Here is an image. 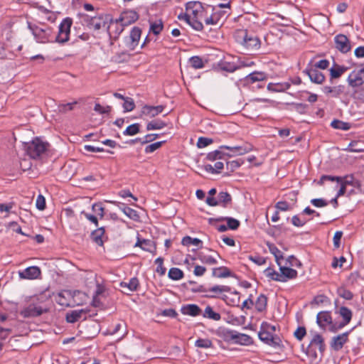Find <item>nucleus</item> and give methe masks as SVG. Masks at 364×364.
<instances>
[{
	"label": "nucleus",
	"mask_w": 364,
	"mask_h": 364,
	"mask_svg": "<svg viewBox=\"0 0 364 364\" xmlns=\"http://www.w3.org/2000/svg\"><path fill=\"white\" fill-rule=\"evenodd\" d=\"M84 21L87 26L95 31H98L102 28L105 27L107 22L103 16H85Z\"/></svg>",
	"instance_id": "nucleus-9"
},
{
	"label": "nucleus",
	"mask_w": 364,
	"mask_h": 364,
	"mask_svg": "<svg viewBox=\"0 0 364 364\" xmlns=\"http://www.w3.org/2000/svg\"><path fill=\"white\" fill-rule=\"evenodd\" d=\"M105 228L101 227L93 230L91 232L90 237L92 240L97 245H98L99 246H102L104 244V239L105 238Z\"/></svg>",
	"instance_id": "nucleus-25"
},
{
	"label": "nucleus",
	"mask_w": 364,
	"mask_h": 364,
	"mask_svg": "<svg viewBox=\"0 0 364 364\" xmlns=\"http://www.w3.org/2000/svg\"><path fill=\"white\" fill-rule=\"evenodd\" d=\"M139 124H132L127 127L123 132V134L125 136H134L139 132Z\"/></svg>",
	"instance_id": "nucleus-48"
},
{
	"label": "nucleus",
	"mask_w": 364,
	"mask_h": 364,
	"mask_svg": "<svg viewBox=\"0 0 364 364\" xmlns=\"http://www.w3.org/2000/svg\"><path fill=\"white\" fill-rule=\"evenodd\" d=\"M198 259L200 260L201 262L213 265L217 264V260L215 258H214L213 256L210 255H206L203 254V252H200L198 255Z\"/></svg>",
	"instance_id": "nucleus-49"
},
{
	"label": "nucleus",
	"mask_w": 364,
	"mask_h": 364,
	"mask_svg": "<svg viewBox=\"0 0 364 364\" xmlns=\"http://www.w3.org/2000/svg\"><path fill=\"white\" fill-rule=\"evenodd\" d=\"M166 126V124L160 120L156 119L149 122L146 125L147 130H154V129H161Z\"/></svg>",
	"instance_id": "nucleus-45"
},
{
	"label": "nucleus",
	"mask_w": 364,
	"mask_h": 364,
	"mask_svg": "<svg viewBox=\"0 0 364 364\" xmlns=\"http://www.w3.org/2000/svg\"><path fill=\"white\" fill-rule=\"evenodd\" d=\"M191 65L195 69H200L204 67L203 59L199 56H193L189 59Z\"/></svg>",
	"instance_id": "nucleus-52"
},
{
	"label": "nucleus",
	"mask_w": 364,
	"mask_h": 364,
	"mask_svg": "<svg viewBox=\"0 0 364 364\" xmlns=\"http://www.w3.org/2000/svg\"><path fill=\"white\" fill-rule=\"evenodd\" d=\"M72 23V19L70 18H66L63 20L59 26L58 33L55 39V42L63 44L69 40Z\"/></svg>",
	"instance_id": "nucleus-8"
},
{
	"label": "nucleus",
	"mask_w": 364,
	"mask_h": 364,
	"mask_svg": "<svg viewBox=\"0 0 364 364\" xmlns=\"http://www.w3.org/2000/svg\"><path fill=\"white\" fill-rule=\"evenodd\" d=\"M77 104V102L75 101L73 102L67 103V104H60L58 106V111L60 113L65 114L68 111H71L74 109V106Z\"/></svg>",
	"instance_id": "nucleus-53"
},
{
	"label": "nucleus",
	"mask_w": 364,
	"mask_h": 364,
	"mask_svg": "<svg viewBox=\"0 0 364 364\" xmlns=\"http://www.w3.org/2000/svg\"><path fill=\"white\" fill-rule=\"evenodd\" d=\"M264 274L272 280L282 282V279L281 277V272L279 273L273 269L268 267L264 270Z\"/></svg>",
	"instance_id": "nucleus-46"
},
{
	"label": "nucleus",
	"mask_w": 364,
	"mask_h": 364,
	"mask_svg": "<svg viewBox=\"0 0 364 364\" xmlns=\"http://www.w3.org/2000/svg\"><path fill=\"white\" fill-rule=\"evenodd\" d=\"M218 204L226 208L232 203V197L228 192L221 191L218 195Z\"/></svg>",
	"instance_id": "nucleus-31"
},
{
	"label": "nucleus",
	"mask_w": 364,
	"mask_h": 364,
	"mask_svg": "<svg viewBox=\"0 0 364 364\" xmlns=\"http://www.w3.org/2000/svg\"><path fill=\"white\" fill-rule=\"evenodd\" d=\"M225 220L227 221L228 228L229 229L233 230H237L240 224L239 220H237L235 218H230V217H220V218H218L216 219L210 218L209 223H212L213 221L220 222V221H225Z\"/></svg>",
	"instance_id": "nucleus-26"
},
{
	"label": "nucleus",
	"mask_w": 364,
	"mask_h": 364,
	"mask_svg": "<svg viewBox=\"0 0 364 364\" xmlns=\"http://www.w3.org/2000/svg\"><path fill=\"white\" fill-rule=\"evenodd\" d=\"M316 322L318 325L324 328L327 325L331 324L332 326V318L329 312L321 311L317 314Z\"/></svg>",
	"instance_id": "nucleus-23"
},
{
	"label": "nucleus",
	"mask_w": 364,
	"mask_h": 364,
	"mask_svg": "<svg viewBox=\"0 0 364 364\" xmlns=\"http://www.w3.org/2000/svg\"><path fill=\"white\" fill-rule=\"evenodd\" d=\"M304 73L309 77L312 82L322 84L325 80L324 75L316 68L306 70Z\"/></svg>",
	"instance_id": "nucleus-20"
},
{
	"label": "nucleus",
	"mask_w": 364,
	"mask_h": 364,
	"mask_svg": "<svg viewBox=\"0 0 364 364\" xmlns=\"http://www.w3.org/2000/svg\"><path fill=\"white\" fill-rule=\"evenodd\" d=\"M200 18H192L191 23H188L191 27L196 31H201L203 28V23L199 20Z\"/></svg>",
	"instance_id": "nucleus-64"
},
{
	"label": "nucleus",
	"mask_w": 364,
	"mask_h": 364,
	"mask_svg": "<svg viewBox=\"0 0 364 364\" xmlns=\"http://www.w3.org/2000/svg\"><path fill=\"white\" fill-rule=\"evenodd\" d=\"M181 312L184 315L197 316L202 312L200 308L196 304H186L181 306Z\"/></svg>",
	"instance_id": "nucleus-22"
},
{
	"label": "nucleus",
	"mask_w": 364,
	"mask_h": 364,
	"mask_svg": "<svg viewBox=\"0 0 364 364\" xmlns=\"http://www.w3.org/2000/svg\"><path fill=\"white\" fill-rule=\"evenodd\" d=\"M85 313V311L83 309L73 311L70 313L67 314L66 321L68 323H75L78 321L81 318L82 314Z\"/></svg>",
	"instance_id": "nucleus-36"
},
{
	"label": "nucleus",
	"mask_w": 364,
	"mask_h": 364,
	"mask_svg": "<svg viewBox=\"0 0 364 364\" xmlns=\"http://www.w3.org/2000/svg\"><path fill=\"white\" fill-rule=\"evenodd\" d=\"M139 18V14L134 10H127L123 11L119 17V21L122 25L127 26L136 21Z\"/></svg>",
	"instance_id": "nucleus-16"
},
{
	"label": "nucleus",
	"mask_w": 364,
	"mask_h": 364,
	"mask_svg": "<svg viewBox=\"0 0 364 364\" xmlns=\"http://www.w3.org/2000/svg\"><path fill=\"white\" fill-rule=\"evenodd\" d=\"M347 82L352 87L361 86L364 83V68L351 72L347 78Z\"/></svg>",
	"instance_id": "nucleus-12"
},
{
	"label": "nucleus",
	"mask_w": 364,
	"mask_h": 364,
	"mask_svg": "<svg viewBox=\"0 0 364 364\" xmlns=\"http://www.w3.org/2000/svg\"><path fill=\"white\" fill-rule=\"evenodd\" d=\"M164 27L161 20H157L150 23V31L155 35H158L162 31Z\"/></svg>",
	"instance_id": "nucleus-50"
},
{
	"label": "nucleus",
	"mask_w": 364,
	"mask_h": 364,
	"mask_svg": "<svg viewBox=\"0 0 364 364\" xmlns=\"http://www.w3.org/2000/svg\"><path fill=\"white\" fill-rule=\"evenodd\" d=\"M135 247H140L143 250L152 252L156 250L154 242L151 240H139L135 244Z\"/></svg>",
	"instance_id": "nucleus-28"
},
{
	"label": "nucleus",
	"mask_w": 364,
	"mask_h": 364,
	"mask_svg": "<svg viewBox=\"0 0 364 364\" xmlns=\"http://www.w3.org/2000/svg\"><path fill=\"white\" fill-rule=\"evenodd\" d=\"M225 156V153L219 150H215L208 154L206 159L209 161H215L216 159H223Z\"/></svg>",
	"instance_id": "nucleus-55"
},
{
	"label": "nucleus",
	"mask_w": 364,
	"mask_h": 364,
	"mask_svg": "<svg viewBox=\"0 0 364 364\" xmlns=\"http://www.w3.org/2000/svg\"><path fill=\"white\" fill-rule=\"evenodd\" d=\"M331 126L336 129L347 131L350 129V124L338 119H334L331 122Z\"/></svg>",
	"instance_id": "nucleus-42"
},
{
	"label": "nucleus",
	"mask_w": 364,
	"mask_h": 364,
	"mask_svg": "<svg viewBox=\"0 0 364 364\" xmlns=\"http://www.w3.org/2000/svg\"><path fill=\"white\" fill-rule=\"evenodd\" d=\"M213 142V140L210 138L207 137H199L197 141V146L199 149L205 148L207 146L211 144Z\"/></svg>",
	"instance_id": "nucleus-61"
},
{
	"label": "nucleus",
	"mask_w": 364,
	"mask_h": 364,
	"mask_svg": "<svg viewBox=\"0 0 364 364\" xmlns=\"http://www.w3.org/2000/svg\"><path fill=\"white\" fill-rule=\"evenodd\" d=\"M141 31L138 27H134L132 29L129 35V38L131 40L132 46L133 47L136 46L139 41L140 39Z\"/></svg>",
	"instance_id": "nucleus-37"
},
{
	"label": "nucleus",
	"mask_w": 364,
	"mask_h": 364,
	"mask_svg": "<svg viewBox=\"0 0 364 364\" xmlns=\"http://www.w3.org/2000/svg\"><path fill=\"white\" fill-rule=\"evenodd\" d=\"M223 338L225 341H232L234 343L242 346H249L253 343L252 338L250 336L236 331L228 330L225 331Z\"/></svg>",
	"instance_id": "nucleus-6"
},
{
	"label": "nucleus",
	"mask_w": 364,
	"mask_h": 364,
	"mask_svg": "<svg viewBox=\"0 0 364 364\" xmlns=\"http://www.w3.org/2000/svg\"><path fill=\"white\" fill-rule=\"evenodd\" d=\"M347 68L336 65L330 69V76L331 79L339 78L346 70Z\"/></svg>",
	"instance_id": "nucleus-35"
},
{
	"label": "nucleus",
	"mask_w": 364,
	"mask_h": 364,
	"mask_svg": "<svg viewBox=\"0 0 364 364\" xmlns=\"http://www.w3.org/2000/svg\"><path fill=\"white\" fill-rule=\"evenodd\" d=\"M267 303V298L264 294H260L255 302V308L256 309L262 312L266 309Z\"/></svg>",
	"instance_id": "nucleus-39"
},
{
	"label": "nucleus",
	"mask_w": 364,
	"mask_h": 364,
	"mask_svg": "<svg viewBox=\"0 0 364 364\" xmlns=\"http://www.w3.org/2000/svg\"><path fill=\"white\" fill-rule=\"evenodd\" d=\"M84 295L80 291L63 290L58 294L57 302L65 306L79 305L80 302L75 299V297Z\"/></svg>",
	"instance_id": "nucleus-5"
},
{
	"label": "nucleus",
	"mask_w": 364,
	"mask_h": 364,
	"mask_svg": "<svg viewBox=\"0 0 364 364\" xmlns=\"http://www.w3.org/2000/svg\"><path fill=\"white\" fill-rule=\"evenodd\" d=\"M219 14L214 13L210 16L205 18V23L206 25H217L220 21Z\"/></svg>",
	"instance_id": "nucleus-59"
},
{
	"label": "nucleus",
	"mask_w": 364,
	"mask_h": 364,
	"mask_svg": "<svg viewBox=\"0 0 364 364\" xmlns=\"http://www.w3.org/2000/svg\"><path fill=\"white\" fill-rule=\"evenodd\" d=\"M120 210L130 219L137 220L139 218L137 211L126 206L124 204L122 205V207L120 208Z\"/></svg>",
	"instance_id": "nucleus-40"
},
{
	"label": "nucleus",
	"mask_w": 364,
	"mask_h": 364,
	"mask_svg": "<svg viewBox=\"0 0 364 364\" xmlns=\"http://www.w3.org/2000/svg\"><path fill=\"white\" fill-rule=\"evenodd\" d=\"M203 316L212 319L213 321H220L221 316L220 314L215 312L213 308L210 306L205 307L203 313Z\"/></svg>",
	"instance_id": "nucleus-38"
},
{
	"label": "nucleus",
	"mask_w": 364,
	"mask_h": 364,
	"mask_svg": "<svg viewBox=\"0 0 364 364\" xmlns=\"http://www.w3.org/2000/svg\"><path fill=\"white\" fill-rule=\"evenodd\" d=\"M186 11L192 18H201L203 16L204 8L200 1H189L186 5Z\"/></svg>",
	"instance_id": "nucleus-10"
},
{
	"label": "nucleus",
	"mask_w": 364,
	"mask_h": 364,
	"mask_svg": "<svg viewBox=\"0 0 364 364\" xmlns=\"http://www.w3.org/2000/svg\"><path fill=\"white\" fill-rule=\"evenodd\" d=\"M230 291V287L225 285H215L213 287L208 289V292L213 293L214 294L207 295L206 296L208 298H216L217 294H221L223 292H228Z\"/></svg>",
	"instance_id": "nucleus-29"
},
{
	"label": "nucleus",
	"mask_w": 364,
	"mask_h": 364,
	"mask_svg": "<svg viewBox=\"0 0 364 364\" xmlns=\"http://www.w3.org/2000/svg\"><path fill=\"white\" fill-rule=\"evenodd\" d=\"M28 28L31 31L36 41L39 43H47L53 42L51 39L52 28L48 26L43 25L42 26L32 24L27 22Z\"/></svg>",
	"instance_id": "nucleus-2"
},
{
	"label": "nucleus",
	"mask_w": 364,
	"mask_h": 364,
	"mask_svg": "<svg viewBox=\"0 0 364 364\" xmlns=\"http://www.w3.org/2000/svg\"><path fill=\"white\" fill-rule=\"evenodd\" d=\"M291 84L289 82L280 83H269L267 90L272 92H284L290 87Z\"/></svg>",
	"instance_id": "nucleus-30"
},
{
	"label": "nucleus",
	"mask_w": 364,
	"mask_h": 364,
	"mask_svg": "<svg viewBox=\"0 0 364 364\" xmlns=\"http://www.w3.org/2000/svg\"><path fill=\"white\" fill-rule=\"evenodd\" d=\"M195 346L200 348H213V343L208 338H199L196 341Z\"/></svg>",
	"instance_id": "nucleus-51"
},
{
	"label": "nucleus",
	"mask_w": 364,
	"mask_h": 364,
	"mask_svg": "<svg viewBox=\"0 0 364 364\" xmlns=\"http://www.w3.org/2000/svg\"><path fill=\"white\" fill-rule=\"evenodd\" d=\"M268 247L269 252L274 256L277 264L280 265L284 260L282 252L274 244H268Z\"/></svg>",
	"instance_id": "nucleus-34"
},
{
	"label": "nucleus",
	"mask_w": 364,
	"mask_h": 364,
	"mask_svg": "<svg viewBox=\"0 0 364 364\" xmlns=\"http://www.w3.org/2000/svg\"><path fill=\"white\" fill-rule=\"evenodd\" d=\"M37 296L31 298L28 304L21 311V315L24 318L36 317L46 311L41 305Z\"/></svg>",
	"instance_id": "nucleus-4"
},
{
	"label": "nucleus",
	"mask_w": 364,
	"mask_h": 364,
	"mask_svg": "<svg viewBox=\"0 0 364 364\" xmlns=\"http://www.w3.org/2000/svg\"><path fill=\"white\" fill-rule=\"evenodd\" d=\"M338 312L343 321L338 324H332L330 327V331L332 332H336L338 329L343 328L350 321L352 318V311L347 307H341Z\"/></svg>",
	"instance_id": "nucleus-11"
},
{
	"label": "nucleus",
	"mask_w": 364,
	"mask_h": 364,
	"mask_svg": "<svg viewBox=\"0 0 364 364\" xmlns=\"http://www.w3.org/2000/svg\"><path fill=\"white\" fill-rule=\"evenodd\" d=\"M237 41L250 50H257L260 48L259 38L253 34H250L246 30L238 31L236 33Z\"/></svg>",
	"instance_id": "nucleus-3"
},
{
	"label": "nucleus",
	"mask_w": 364,
	"mask_h": 364,
	"mask_svg": "<svg viewBox=\"0 0 364 364\" xmlns=\"http://www.w3.org/2000/svg\"><path fill=\"white\" fill-rule=\"evenodd\" d=\"M218 67L220 70L232 73L237 69V65L233 63L227 62L225 60L220 61L218 63Z\"/></svg>",
	"instance_id": "nucleus-44"
},
{
	"label": "nucleus",
	"mask_w": 364,
	"mask_h": 364,
	"mask_svg": "<svg viewBox=\"0 0 364 364\" xmlns=\"http://www.w3.org/2000/svg\"><path fill=\"white\" fill-rule=\"evenodd\" d=\"M123 103V108L124 112H130L132 111L135 107V104L132 98L127 97L124 99Z\"/></svg>",
	"instance_id": "nucleus-60"
},
{
	"label": "nucleus",
	"mask_w": 364,
	"mask_h": 364,
	"mask_svg": "<svg viewBox=\"0 0 364 364\" xmlns=\"http://www.w3.org/2000/svg\"><path fill=\"white\" fill-rule=\"evenodd\" d=\"M313 346L318 347V350L321 355L325 351L326 346L324 343V340L320 334L316 333L313 336V338L310 342V344H309L310 351H313V349H312Z\"/></svg>",
	"instance_id": "nucleus-21"
},
{
	"label": "nucleus",
	"mask_w": 364,
	"mask_h": 364,
	"mask_svg": "<svg viewBox=\"0 0 364 364\" xmlns=\"http://www.w3.org/2000/svg\"><path fill=\"white\" fill-rule=\"evenodd\" d=\"M41 274V269L37 266H31L27 267L23 271L18 272L19 277L23 279H38L40 277Z\"/></svg>",
	"instance_id": "nucleus-14"
},
{
	"label": "nucleus",
	"mask_w": 364,
	"mask_h": 364,
	"mask_svg": "<svg viewBox=\"0 0 364 364\" xmlns=\"http://www.w3.org/2000/svg\"><path fill=\"white\" fill-rule=\"evenodd\" d=\"M322 90L326 95L334 98H338L341 95H346V86L343 85H339L334 87L324 86L323 87Z\"/></svg>",
	"instance_id": "nucleus-13"
},
{
	"label": "nucleus",
	"mask_w": 364,
	"mask_h": 364,
	"mask_svg": "<svg viewBox=\"0 0 364 364\" xmlns=\"http://www.w3.org/2000/svg\"><path fill=\"white\" fill-rule=\"evenodd\" d=\"M168 276L172 280H179L183 277L184 274L180 269L172 267L169 269Z\"/></svg>",
	"instance_id": "nucleus-41"
},
{
	"label": "nucleus",
	"mask_w": 364,
	"mask_h": 364,
	"mask_svg": "<svg viewBox=\"0 0 364 364\" xmlns=\"http://www.w3.org/2000/svg\"><path fill=\"white\" fill-rule=\"evenodd\" d=\"M243 164V160L239 159L237 160L230 161L226 163L227 169L234 171Z\"/></svg>",
	"instance_id": "nucleus-57"
},
{
	"label": "nucleus",
	"mask_w": 364,
	"mask_h": 364,
	"mask_svg": "<svg viewBox=\"0 0 364 364\" xmlns=\"http://www.w3.org/2000/svg\"><path fill=\"white\" fill-rule=\"evenodd\" d=\"M164 109L163 105L149 106L145 105L142 107L141 112L144 115L149 117H154L159 114L161 113Z\"/></svg>",
	"instance_id": "nucleus-24"
},
{
	"label": "nucleus",
	"mask_w": 364,
	"mask_h": 364,
	"mask_svg": "<svg viewBox=\"0 0 364 364\" xmlns=\"http://www.w3.org/2000/svg\"><path fill=\"white\" fill-rule=\"evenodd\" d=\"M181 243L184 246H190L191 245L195 246H200L203 244V242L198 238H192L190 236H186L182 239Z\"/></svg>",
	"instance_id": "nucleus-43"
},
{
	"label": "nucleus",
	"mask_w": 364,
	"mask_h": 364,
	"mask_svg": "<svg viewBox=\"0 0 364 364\" xmlns=\"http://www.w3.org/2000/svg\"><path fill=\"white\" fill-rule=\"evenodd\" d=\"M276 330V326L264 321L262 323L260 331L258 333L259 338L265 344L272 347H280L282 346V341L278 336L274 333Z\"/></svg>",
	"instance_id": "nucleus-1"
},
{
	"label": "nucleus",
	"mask_w": 364,
	"mask_h": 364,
	"mask_svg": "<svg viewBox=\"0 0 364 364\" xmlns=\"http://www.w3.org/2000/svg\"><path fill=\"white\" fill-rule=\"evenodd\" d=\"M267 78V75L264 73L262 72H253L248 75L245 77V81L247 82H255L263 81Z\"/></svg>",
	"instance_id": "nucleus-33"
},
{
	"label": "nucleus",
	"mask_w": 364,
	"mask_h": 364,
	"mask_svg": "<svg viewBox=\"0 0 364 364\" xmlns=\"http://www.w3.org/2000/svg\"><path fill=\"white\" fill-rule=\"evenodd\" d=\"M139 284L138 279L136 277H133L129 281V282H122L120 283V287L127 289V291H124V293L128 294L129 292L136 291Z\"/></svg>",
	"instance_id": "nucleus-27"
},
{
	"label": "nucleus",
	"mask_w": 364,
	"mask_h": 364,
	"mask_svg": "<svg viewBox=\"0 0 364 364\" xmlns=\"http://www.w3.org/2000/svg\"><path fill=\"white\" fill-rule=\"evenodd\" d=\"M163 144V141H157L154 144H149L146 146L145 152L146 154L152 153L159 149Z\"/></svg>",
	"instance_id": "nucleus-63"
},
{
	"label": "nucleus",
	"mask_w": 364,
	"mask_h": 364,
	"mask_svg": "<svg viewBox=\"0 0 364 364\" xmlns=\"http://www.w3.org/2000/svg\"><path fill=\"white\" fill-rule=\"evenodd\" d=\"M48 145V143L36 138L31 142L26 144L25 149L31 158L37 159L46 151Z\"/></svg>",
	"instance_id": "nucleus-7"
},
{
	"label": "nucleus",
	"mask_w": 364,
	"mask_h": 364,
	"mask_svg": "<svg viewBox=\"0 0 364 364\" xmlns=\"http://www.w3.org/2000/svg\"><path fill=\"white\" fill-rule=\"evenodd\" d=\"M336 48L341 52L346 53L350 50V45L348 38L343 34L337 35L335 37Z\"/></svg>",
	"instance_id": "nucleus-15"
},
{
	"label": "nucleus",
	"mask_w": 364,
	"mask_h": 364,
	"mask_svg": "<svg viewBox=\"0 0 364 364\" xmlns=\"http://www.w3.org/2000/svg\"><path fill=\"white\" fill-rule=\"evenodd\" d=\"M232 275L230 270L226 267L213 269V276L218 278H225Z\"/></svg>",
	"instance_id": "nucleus-32"
},
{
	"label": "nucleus",
	"mask_w": 364,
	"mask_h": 364,
	"mask_svg": "<svg viewBox=\"0 0 364 364\" xmlns=\"http://www.w3.org/2000/svg\"><path fill=\"white\" fill-rule=\"evenodd\" d=\"M220 148L230 150L232 152V154H225V156H228L229 157L243 155L252 150V147L250 145L237 146H221Z\"/></svg>",
	"instance_id": "nucleus-17"
},
{
	"label": "nucleus",
	"mask_w": 364,
	"mask_h": 364,
	"mask_svg": "<svg viewBox=\"0 0 364 364\" xmlns=\"http://www.w3.org/2000/svg\"><path fill=\"white\" fill-rule=\"evenodd\" d=\"M278 266L279 267V270L281 272V277L282 279V282H285L288 279H294L297 277L296 270L290 268L288 266L283 265L282 263H281L280 265Z\"/></svg>",
	"instance_id": "nucleus-19"
},
{
	"label": "nucleus",
	"mask_w": 364,
	"mask_h": 364,
	"mask_svg": "<svg viewBox=\"0 0 364 364\" xmlns=\"http://www.w3.org/2000/svg\"><path fill=\"white\" fill-rule=\"evenodd\" d=\"M326 181H332V182L336 181L338 183L340 181H342V177L333 176H329V175H323L320 178V180L318 182V184L320 186H322L324 183V182Z\"/></svg>",
	"instance_id": "nucleus-54"
},
{
	"label": "nucleus",
	"mask_w": 364,
	"mask_h": 364,
	"mask_svg": "<svg viewBox=\"0 0 364 364\" xmlns=\"http://www.w3.org/2000/svg\"><path fill=\"white\" fill-rule=\"evenodd\" d=\"M348 151L353 153H361L364 151V149L358 146V141H353L349 144L348 148L346 149Z\"/></svg>",
	"instance_id": "nucleus-56"
},
{
	"label": "nucleus",
	"mask_w": 364,
	"mask_h": 364,
	"mask_svg": "<svg viewBox=\"0 0 364 364\" xmlns=\"http://www.w3.org/2000/svg\"><path fill=\"white\" fill-rule=\"evenodd\" d=\"M343 183L346 186L349 185L355 188H359L361 186L360 182L358 180H355L353 175H348L343 177Z\"/></svg>",
	"instance_id": "nucleus-47"
},
{
	"label": "nucleus",
	"mask_w": 364,
	"mask_h": 364,
	"mask_svg": "<svg viewBox=\"0 0 364 364\" xmlns=\"http://www.w3.org/2000/svg\"><path fill=\"white\" fill-rule=\"evenodd\" d=\"M338 294L341 297H342L346 300H351L353 297V293L344 287L338 288Z\"/></svg>",
	"instance_id": "nucleus-58"
},
{
	"label": "nucleus",
	"mask_w": 364,
	"mask_h": 364,
	"mask_svg": "<svg viewBox=\"0 0 364 364\" xmlns=\"http://www.w3.org/2000/svg\"><path fill=\"white\" fill-rule=\"evenodd\" d=\"M164 259L162 257H158L155 260V263L157 264V267L156 272L159 273L161 276L164 275L166 273V268L163 264Z\"/></svg>",
	"instance_id": "nucleus-62"
},
{
	"label": "nucleus",
	"mask_w": 364,
	"mask_h": 364,
	"mask_svg": "<svg viewBox=\"0 0 364 364\" xmlns=\"http://www.w3.org/2000/svg\"><path fill=\"white\" fill-rule=\"evenodd\" d=\"M348 332L334 336L333 337L332 341L331 342V347L334 350L338 351L343 347V345L348 341Z\"/></svg>",
	"instance_id": "nucleus-18"
}]
</instances>
